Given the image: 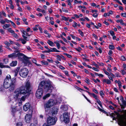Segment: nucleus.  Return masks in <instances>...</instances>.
<instances>
[{
	"label": "nucleus",
	"instance_id": "obj_1",
	"mask_svg": "<svg viewBox=\"0 0 126 126\" xmlns=\"http://www.w3.org/2000/svg\"><path fill=\"white\" fill-rule=\"evenodd\" d=\"M16 78H11V76L8 75L5 79L3 83V86L6 89L9 88L10 91H12L15 89L16 85Z\"/></svg>",
	"mask_w": 126,
	"mask_h": 126
},
{
	"label": "nucleus",
	"instance_id": "obj_2",
	"mask_svg": "<svg viewBox=\"0 0 126 126\" xmlns=\"http://www.w3.org/2000/svg\"><path fill=\"white\" fill-rule=\"evenodd\" d=\"M52 83V82L50 81L47 80L46 81H42L40 83L38 88H42V89L44 86L45 85L46 86V89L48 90L49 92H51L53 89Z\"/></svg>",
	"mask_w": 126,
	"mask_h": 126
},
{
	"label": "nucleus",
	"instance_id": "obj_3",
	"mask_svg": "<svg viewBox=\"0 0 126 126\" xmlns=\"http://www.w3.org/2000/svg\"><path fill=\"white\" fill-rule=\"evenodd\" d=\"M30 87V83L29 81H27L25 85H23L18 89L19 90L20 92L21 95H25L28 92V90Z\"/></svg>",
	"mask_w": 126,
	"mask_h": 126
},
{
	"label": "nucleus",
	"instance_id": "obj_4",
	"mask_svg": "<svg viewBox=\"0 0 126 126\" xmlns=\"http://www.w3.org/2000/svg\"><path fill=\"white\" fill-rule=\"evenodd\" d=\"M113 120H115L116 118H118V122L120 124L122 125L124 123L123 119L121 118V115L118 112H114V113L112 114Z\"/></svg>",
	"mask_w": 126,
	"mask_h": 126
},
{
	"label": "nucleus",
	"instance_id": "obj_5",
	"mask_svg": "<svg viewBox=\"0 0 126 126\" xmlns=\"http://www.w3.org/2000/svg\"><path fill=\"white\" fill-rule=\"evenodd\" d=\"M69 114L68 112L64 113L63 115L60 116V120L62 122H64L65 123H68L70 121Z\"/></svg>",
	"mask_w": 126,
	"mask_h": 126
},
{
	"label": "nucleus",
	"instance_id": "obj_6",
	"mask_svg": "<svg viewBox=\"0 0 126 126\" xmlns=\"http://www.w3.org/2000/svg\"><path fill=\"white\" fill-rule=\"evenodd\" d=\"M57 102L52 99H50L44 105L45 111H46L47 108H49L55 105Z\"/></svg>",
	"mask_w": 126,
	"mask_h": 126
},
{
	"label": "nucleus",
	"instance_id": "obj_7",
	"mask_svg": "<svg viewBox=\"0 0 126 126\" xmlns=\"http://www.w3.org/2000/svg\"><path fill=\"white\" fill-rule=\"evenodd\" d=\"M28 69L26 68H24L20 70L19 74L21 77L23 78H25L28 75Z\"/></svg>",
	"mask_w": 126,
	"mask_h": 126
},
{
	"label": "nucleus",
	"instance_id": "obj_8",
	"mask_svg": "<svg viewBox=\"0 0 126 126\" xmlns=\"http://www.w3.org/2000/svg\"><path fill=\"white\" fill-rule=\"evenodd\" d=\"M57 120L56 118L49 117L47 118V122L49 125H53L55 124Z\"/></svg>",
	"mask_w": 126,
	"mask_h": 126
},
{
	"label": "nucleus",
	"instance_id": "obj_9",
	"mask_svg": "<svg viewBox=\"0 0 126 126\" xmlns=\"http://www.w3.org/2000/svg\"><path fill=\"white\" fill-rule=\"evenodd\" d=\"M16 57L18 59L25 63L28 62L29 60L31 58H29L26 56H16Z\"/></svg>",
	"mask_w": 126,
	"mask_h": 126
},
{
	"label": "nucleus",
	"instance_id": "obj_10",
	"mask_svg": "<svg viewBox=\"0 0 126 126\" xmlns=\"http://www.w3.org/2000/svg\"><path fill=\"white\" fill-rule=\"evenodd\" d=\"M21 94L19 90L18 89H16L14 92L12 96L16 100L18 99L19 97L20 96Z\"/></svg>",
	"mask_w": 126,
	"mask_h": 126
},
{
	"label": "nucleus",
	"instance_id": "obj_11",
	"mask_svg": "<svg viewBox=\"0 0 126 126\" xmlns=\"http://www.w3.org/2000/svg\"><path fill=\"white\" fill-rule=\"evenodd\" d=\"M21 94L19 90L18 89H16L14 92L12 96L16 100L18 99L19 97L20 96Z\"/></svg>",
	"mask_w": 126,
	"mask_h": 126
},
{
	"label": "nucleus",
	"instance_id": "obj_12",
	"mask_svg": "<svg viewBox=\"0 0 126 126\" xmlns=\"http://www.w3.org/2000/svg\"><path fill=\"white\" fill-rule=\"evenodd\" d=\"M21 94L19 90L18 89H16L14 92L12 96L16 100L18 99L19 97L20 96Z\"/></svg>",
	"mask_w": 126,
	"mask_h": 126
},
{
	"label": "nucleus",
	"instance_id": "obj_13",
	"mask_svg": "<svg viewBox=\"0 0 126 126\" xmlns=\"http://www.w3.org/2000/svg\"><path fill=\"white\" fill-rule=\"evenodd\" d=\"M43 94V90L42 88H38L37 90L35 95L36 97L38 98H40L42 96Z\"/></svg>",
	"mask_w": 126,
	"mask_h": 126
},
{
	"label": "nucleus",
	"instance_id": "obj_14",
	"mask_svg": "<svg viewBox=\"0 0 126 126\" xmlns=\"http://www.w3.org/2000/svg\"><path fill=\"white\" fill-rule=\"evenodd\" d=\"M23 108L24 110L25 111H27L29 109V110H30L31 112L32 111V109L31 107L30 104L29 103H26L23 106Z\"/></svg>",
	"mask_w": 126,
	"mask_h": 126
},
{
	"label": "nucleus",
	"instance_id": "obj_15",
	"mask_svg": "<svg viewBox=\"0 0 126 126\" xmlns=\"http://www.w3.org/2000/svg\"><path fill=\"white\" fill-rule=\"evenodd\" d=\"M32 118V115L30 114H27L25 116V120L27 123H29L31 121Z\"/></svg>",
	"mask_w": 126,
	"mask_h": 126
},
{
	"label": "nucleus",
	"instance_id": "obj_16",
	"mask_svg": "<svg viewBox=\"0 0 126 126\" xmlns=\"http://www.w3.org/2000/svg\"><path fill=\"white\" fill-rule=\"evenodd\" d=\"M58 109L55 107H54L52 109L53 111L52 112V115L53 116H54L58 112Z\"/></svg>",
	"mask_w": 126,
	"mask_h": 126
},
{
	"label": "nucleus",
	"instance_id": "obj_17",
	"mask_svg": "<svg viewBox=\"0 0 126 126\" xmlns=\"http://www.w3.org/2000/svg\"><path fill=\"white\" fill-rule=\"evenodd\" d=\"M20 69V67H18L15 70L14 72V76L15 77H16L17 75L18 71Z\"/></svg>",
	"mask_w": 126,
	"mask_h": 126
},
{
	"label": "nucleus",
	"instance_id": "obj_18",
	"mask_svg": "<svg viewBox=\"0 0 126 126\" xmlns=\"http://www.w3.org/2000/svg\"><path fill=\"white\" fill-rule=\"evenodd\" d=\"M85 91L87 93L90 95H92V96H93V97L94 98H95L96 100H97L98 99L97 98V96L94 94L91 93L86 90Z\"/></svg>",
	"mask_w": 126,
	"mask_h": 126
},
{
	"label": "nucleus",
	"instance_id": "obj_19",
	"mask_svg": "<svg viewBox=\"0 0 126 126\" xmlns=\"http://www.w3.org/2000/svg\"><path fill=\"white\" fill-rule=\"evenodd\" d=\"M62 111H66L68 109L67 107L65 105L61 106L60 108Z\"/></svg>",
	"mask_w": 126,
	"mask_h": 126
},
{
	"label": "nucleus",
	"instance_id": "obj_20",
	"mask_svg": "<svg viewBox=\"0 0 126 126\" xmlns=\"http://www.w3.org/2000/svg\"><path fill=\"white\" fill-rule=\"evenodd\" d=\"M103 81L104 83H106L108 84L111 83V81L108 79H103Z\"/></svg>",
	"mask_w": 126,
	"mask_h": 126
},
{
	"label": "nucleus",
	"instance_id": "obj_21",
	"mask_svg": "<svg viewBox=\"0 0 126 126\" xmlns=\"http://www.w3.org/2000/svg\"><path fill=\"white\" fill-rule=\"evenodd\" d=\"M15 53H13V55L10 54V55H15V54L16 53H18L16 55H25L19 52V51L18 50H15L14 51Z\"/></svg>",
	"mask_w": 126,
	"mask_h": 126
},
{
	"label": "nucleus",
	"instance_id": "obj_22",
	"mask_svg": "<svg viewBox=\"0 0 126 126\" xmlns=\"http://www.w3.org/2000/svg\"><path fill=\"white\" fill-rule=\"evenodd\" d=\"M17 62L16 61H12L10 64V66H15L16 65Z\"/></svg>",
	"mask_w": 126,
	"mask_h": 126
},
{
	"label": "nucleus",
	"instance_id": "obj_23",
	"mask_svg": "<svg viewBox=\"0 0 126 126\" xmlns=\"http://www.w3.org/2000/svg\"><path fill=\"white\" fill-rule=\"evenodd\" d=\"M37 120H35L33 123L31 124L30 126H37Z\"/></svg>",
	"mask_w": 126,
	"mask_h": 126
},
{
	"label": "nucleus",
	"instance_id": "obj_24",
	"mask_svg": "<svg viewBox=\"0 0 126 126\" xmlns=\"http://www.w3.org/2000/svg\"><path fill=\"white\" fill-rule=\"evenodd\" d=\"M32 62L33 63L35 64L37 66H41V65L40 64H37L36 63L37 61H36V60L35 59H33L32 60Z\"/></svg>",
	"mask_w": 126,
	"mask_h": 126
},
{
	"label": "nucleus",
	"instance_id": "obj_25",
	"mask_svg": "<svg viewBox=\"0 0 126 126\" xmlns=\"http://www.w3.org/2000/svg\"><path fill=\"white\" fill-rule=\"evenodd\" d=\"M22 32L24 35H26L27 36H29L31 35H29L28 33L26 32L23 30L22 31Z\"/></svg>",
	"mask_w": 126,
	"mask_h": 126
},
{
	"label": "nucleus",
	"instance_id": "obj_26",
	"mask_svg": "<svg viewBox=\"0 0 126 126\" xmlns=\"http://www.w3.org/2000/svg\"><path fill=\"white\" fill-rule=\"evenodd\" d=\"M10 26V24H6L3 26V27L4 29H6V28L9 27Z\"/></svg>",
	"mask_w": 126,
	"mask_h": 126
},
{
	"label": "nucleus",
	"instance_id": "obj_27",
	"mask_svg": "<svg viewBox=\"0 0 126 126\" xmlns=\"http://www.w3.org/2000/svg\"><path fill=\"white\" fill-rule=\"evenodd\" d=\"M50 94H46L45 96L43 97L44 99H45L49 97L50 96Z\"/></svg>",
	"mask_w": 126,
	"mask_h": 126
},
{
	"label": "nucleus",
	"instance_id": "obj_28",
	"mask_svg": "<svg viewBox=\"0 0 126 126\" xmlns=\"http://www.w3.org/2000/svg\"><path fill=\"white\" fill-rule=\"evenodd\" d=\"M19 40L20 41H21L22 43L23 44H25L26 42V41H25L24 39H22V38H20L19 39Z\"/></svg>",
	"mask_w": 126,
	"mask_h": 126
},
{
	"label": "nucleus",
	"instance_id": "obj_29",
	"mask_svg": "<svg viewBox=\"0 0 126 126\" xmlns=\"http://www.w3.org/2000/svg\"><path fill=\"white\" fill-rule=\"evenodd\" d=\"M120 72L123 75H124L125 74H126V72L125 70H124V69H122L120 71Z\"/></svg>",
	"mask_w": 126,
	"mask_h": 126
},
{
	"label": "nucleus",
	"instance_id": "obj_30",
	"mask_svg": "<svg viewBox=\"0 0 126 126\" xmlns=\"http://www.w3.org/2000/svg\"><path fill=\"white\" fill-rule=\"evenodd\" d=\"M97 102L99 105L100 107L101 108H102V105L101 102L100 100L98 99L96 100Z\"/></svg>",
	"mask_w": 126,
	"mask_h": 126
},
{
	"label": "nucleus",
	"instance_id": "obj_31",
	"mask_svg": "<svg viewBox=\"0 0 126 126\" xmlns=\"http://www.w3.org/2000/svg\"><path fill=\"white\" fill-rule=\"evenodd\" d=\"M41 63L43 65H47L48 64V63L47 62L45 61H41Z\"/></svg>",
	"mask_w": 126,
	"mask_h": 126
},
{
	"label": "nucleus",
	"instance_id": "obj_32",
	"mask_svg": "<svg viewBox=\"0 0 126 126\" xmlns=\"http://www.w3.org/2000/svg\"><path fill=\"white\" fill-rule=\"evenodd\" d=\"M3 63L5 64L7 63L8 62V60L7 58L3 59Z\"/></svg>",
	"mask_w": 126,
	"mask_h": 126
},
{
	"label": "nucleus",
	"instance_id": "obj_33",
	"mask_svg": "<svg viewBox=\"0 0 126 126\" xmlns=\"http://www.w3.org/2000/svg\"><path fill=\"white\" fill-rule=\"evenodd\" d=\"M8 31L12 33H14V32L13 30H12L11 28H9L8 29Z\"/></svg>",
	"mask_w": 126,
	"mask_h": 126
},
{
	"label": "nucleus",
	"instance_id": "obj_34",
	"mask_svg": "<svg viewBox=\"0 0 126 126\" xmlns=\"http://www.w3.org/2000/svg\"><path fill=\"white\" fill-rule=\"evenodd\" d=\"M26 96H22L20 98V100L21 101H24L25 100V98H26Z\"/></svg>",
	"mask_w": 126,
	"mask_h": 126
},
{
	"label": "nucleus",
	"instance_id": "obj_35",
	"mask_svg": "<svg viewBox=\"0 0 126 126\" xmlns=\"http://www.w3.org/2000/svg\"><path fill=\"white\" fill-rule=\"evenodd\" d=\"M62 19L66 21H68L69 18V17L66 18V17L63 16H62Z\"/></svg>",
	"mask_w": 126,
	"mask_h": 126
},
{
	"label": "nucleus",
	"instance_id": "obj_36",
	"mask_svg": "<svg viewBox=\"0 0 126 126\" xmlns=\"http://www.w3.org/2000/svg\"><path fill=\"white\" fill-rule=\"evenodd\" d=\"M109 48L110 49H114L115 47L113 45H109Z\"/></svg>",
	"mask_w": 126,
	"mask_h": 126
},
{
	"label": "nucleus",
	"instance_id": "obj_37",
	"mask_svg": "<svg viewBox=\"0 0 126 126\" xmlns=\"http://www.w3.org/2000/svg\"><path fill=\"white\" fill-rule=\"evenodd\" d=\"M108 77L109 79L110 80V81L111 80L112 81H113V78L111 76H110V74L108 75Z\"/></svg>",
	"mask_w": 126,
	"mask_h": 126
},
{
	"label": "nucleus",
	"instance_id": "obj_38",
	"mask_svg": "<svg viewBox=\"0 0 126 126\" xmlns=\"http://www.w3.org/2000/svg\"><path fill=\"white\" fill-rule=\"evenodd\" d=\"M120 59L123 61H125L126 60L125 57L124 56H122L120 58Z\"/></svg>",
	"mask_w": 126,
	"mask_h": 126
},
{
	"label": "nucleus",
	"instance_id": "obj_39",
	"mask_svg": "<svg viewBox=\"0 0 126 126\" xmlns=\"http://www.w3.org/2000/svg\"><path fill=\"white\" fill-rule=\"evenodd\" d=\"M48 44L51 46H52V45L54 44V43L53 42L50 41L49 40H48Z\"/></svg>",
	"mask_w": 126,
	"mask_h": 126
},
{
	"label": "nucleus",
	"instance_id": "obj_40",
	"mask_svg": "<svg viewBox=\"0 0 126 126\" xmlns=\"http://www.w3.org/2000/svg\"><path fill=\"white\" fill-rule=\"evenodd\" d=\"M78 31L79 32V33L82 36H84V35L83 33L79 29L78 30Z\"/></svg>",
	"mask_w": 126,
	"mask_h": 126
},
{
	"label": "nucleus",
	"instance_id": "obj_41",
	"mask_svg": "<svg viewBox=\"0 0 126 126\" xmlns=\"http://www.w3.org/2000/svg\"><path fill=\"white\" fill-rule=\"evenodd\" d=\"M54 43L56 45V46L58 49H59L60 47V44L59 43L56 42H55Z\"/></svg>",
	"mask_w": 126,
	"mask_h": 126
},
{
	"label": "nucleus",
	"instance_id": "obj_42",
	"mask_svg": "<svg viewBox=\"0 0 126 126\" xmlns=\"http://www.w3.org/2000/svg\"><path fill=\"white\" fill-rule=\"evenodd\" d=\"M115 75L116 77H121V75H120V74L119 72H117L115 74Z\"/></svg>",
	"mask_w": 126,
	"mask_h": 126
},
{
	"label": "nucleus",
	"instance_id": "obj_43",
	"mask_svg": "<svg viewBox=\"0 0 126 126\" xmlns=\"http://www.w3.org/2000/svg\"><path fill=\"white\" fill-rule=\"evenodd\" d=\"M24 21V22L25 23V24L28 25V22H26V21L27 20V19L25 18H23L22 19Z\"/></svg>",
	"mask_w": 126,
	"mask_h": 126
},
{
	"label": "nucleus",
	"instance_id": "obj_44",
	"mask_svg": "<svg viewBox=\"0 0 126 126\" xmlns=\"http://www.w3.org/2000/svg\"><path fill=\"white\" fill-rule=\"evenodd\" d=\"M121 101H122L123 102L124 105L125 106H126V102L125 101H123V98L122 97H121Z\"/></svg>",
	"mask_w": 126,
	"mask_h": 126
},
{
	"label": "nucleus",
	"instance_id": "obj_45",
	"mask_svg": "<svg viewBox=\"0 0 126 126\" xmlns=\"http://www.w3.org/2000/svg\"><path fill=\"white\" fill-rule=\"evenodd\" d=\"M85 81L88 84H89L90 81V80L88 78H86L85 79Z\"/></svg>",
	"mask_w": 126,
	"mask_h": 126
},
{
	"label": "nucleus",
	"instance_id": "obj_46",
	"mask_svg": "<svg viewBox=\"0 0 126 126\" xmlns=\"http://www.w3.org/2000/svg\"><path fill=\"white\" fill-rule=\"evenodd\" d=\"M118 84L119 88H121L122 87L121 82L119 80V82H118Z\"/></svg>",
	"mask_w": 126,
	"mask_h": 126
},
{
	"label": "nucleus",
	"instance_id": "obj_47",
	"mask_svg": "<svg viewBox=\"0 0 126 126\" xmlns=\"http://www.w3.org/2000/svg\"><path fill=\"white\" fill-rule=\"evenodd\" d=\"M22 124L21 122H19L17 123L16 124V126H22Z\"/></svg>",
	"mask_w": 126,
	"mask_h": 126
},
{
	"label": "nucleus",
	"instance_id": "obj_48",
	"mask_svg": "<svg viewBox=\"0 0 126 126\" xmlns=\"http://www.w3.org/2000/svg\"><path fill=\"white\" fill-rule=\"evenodd\" d=\"M52 50H53V51H54V52H60V51L57 50L56 48H53L52 49Z\"/></svg>",
	"mask_w": 126,
	"mask_h": 126
},
{
	"label": "nucleus",
	"instance_id": "obj_49",
	"mask_svg": "<svg viewBox=\"0 0 126 126\" xmlns=\"http://www.w3.org/2000/svg\"><path fill=\"white\" fill-rule=\"evenodd\" d=\"M11 23L12 24V26L15 28H16V25L13 22L11 21Z\"/></svg>",
	"mask_w": 126,
	"mask_h": 126
},
{
	"label": "nucleus",
	"instance_id": "obj_50",
	"mask_svg": "<svg viewBox=\"0 0 126 126\" xmlns=\"http://www.w3.org/2000/svg\"><path fill=\"white\" fill-rule=\"evenodd\" d=\"M4 44L7 46H10V44L7 42H4Z\"/></svg>",
	"mask_w": 126,
	"mask_h": 126
},
{
	"label": "nucleus",
	"instance_id": "obj_51",
	"mask_svg": "<svg viewBox=\"0 0 126 126\" xmlns=\"http://www.w3.org/2000/svg\"><path fill=\"white\" fill-rule=\"evenodd\" d=\"M0 67L1 68H5V65H3L2 63H0Z\"/></svg>",
	"mask_w": 126,
	"mask_h": 126
},
{
	"label": "nucleus",
	"instance_id": "obj_52",
	"mask_svg": "<svg viewBox=\"0 0 126 126\" xmlns=\"http://www.w3.org/2000/svg\"><path fill=\"white\" fill-rule=\"evenodd\" d=\"M0 32L2 34H4L5 33L4 30L2 29H0Z\"/></svg>",
	"mask_w": 126,
	"mask_h": 126
},
{
	"label": "nucleus",
	"instance_id": "obj_53",
	"mask_svg": "<svg viewBox=\"0 0 126 126\" xmlns=\"http://www.w3.org/2000/svg\"><path fill=\"white\" fill-rule=\"evenodd\" d=\"M98 16V14L96 13H94L93 15V16L95 17H96Z\"/></svg>",
	"mask_w": 126,
	"mask_h": 126
},
{
	"label": "nucleus",
	"instance_id": "obj_54",
	"mask_svg": "<svg viewBox=\"0 0 126 126\" xmlns=\"http://www.w3.org/2000/svg\"><path fill=\"white\" fill-rule=\"evenodd\" d=\"M57 59L59 61H61V57L60 56H57Z\"/></svg>",
	"mask_w": 126,
	"mask_h": 126
},
{
	"label": "nucleus",
	"instance_id": "obj_55",
	"mask_svg": "<svg viewBox=\"0 0 126 126\" xmlns=\"http://www.w3.org/2000/svg\"><path fill=\"white\" fill-rule=\"evenodd\" d=\"M103 71L104 72V73H105V74L106 75H108H108H109V73L108 72H107L106 70H105L104 69L103 70Z\"/></svg>",
	"mask_w": 126,
	"mask_h": 126
},
{
	"label": "nucleus",
	"instance_id": "obj_56",
	"mask_svg": "<svg viewBox=\"0 0 126 126\" xmlns=\"http://www.w3.org/2000/svg\"><path fill=\"white\" fill-rule=\"evenodd\" d=\"M76 49L78 51L80 52V50H81L82 49L81 47H79L78 48H76Z\"/></svg>",
	"mask_w": 126,
	"mask_h": 126
},
{
	"label": "nucleus",
	"instance_id": "obj_57",
	"mask_svg": "<svg viewBox=\"0 0 126 126\" xmlns=\"http://www.w3.org/2000/svg\"><path fill=\"white\" fill-rule=\"evenodd\" d=\"M13 34H14L13 36L16 38H18V35L16 34L14 32V33H13Z\"/></svg>",
	"mask_w": 126,
	"mask_h": 126
},
{
	"label": "nucleus",
	"instance_id": "obj_58",
	"mask_svg": "<svg viewBox=\"0 0 126 126\" xmlns=\"http://www.w3.org/2000/svg\"><path fill=\"white\" fill-rule=\"evenodd\" d=\"M100 95L102 97L103 95H104V94L103 93V92L102 91H100Z\"/></svg>",
	"mask_w": 126,
	"mask_h": 126
},
{
	"label": "nucleus",
	"instance_id": "obj_59",
	"mask_svg": "<svg viewBox=\"0 0 126 126\" xmlns=\"http://www.w3.org/2000/svg\"><path fill=\"white\" fill-rule=\"evenodd\" d=\"M123 69L126 70V64H123Z\"/></svg>",
	"mask_w": 126,
	"mask_h": 126
},
{
	"label": "nucleus",
	"instance_id": "obj_60",
	"mask_svg": "<svg viewBox=\"0 0 126 126\" xmlns=\"http://www.w3.org/2000/svg\"><path fill=\"white\" fill-rule=\"evenodd\" d=\"M121 15L123 16L124 17H126V13H122L121 14Z\"/></svg>",
	"mask_w": 126,
	"mask_h": 126
},
{
	"label": "nucleus",
	"instance_id": "obj_61",
	"mask_svg": "<svg viewBox=\"0 0 126 126\" xmlns=\"http://www.w3.org/2000/svg\"><path fill=\"white\" fill-rule=\"evenodd\" d=\"M110 34L112 35L113 36L114 35V32L113 31H110Z\"/></svg>",
	"mask_w": 126,
	"mask_h": 126
},
{
	"label": "nucleus",
	"instance_id": "obj_62",
	"mask_svg": "<svg viewBox=\"0 0 126 126\" xmlns=\"http://www.w3.org/2000/svg\"><path fill=\"white\" fill-rule=\"evenodd\" d=\"M49 70L54 74H56V72L55 70H52L51 69H49Z\"/></svg>",
	"mask_w": 126,
	"mask_h": 126
},
{
	"label": "nucleus",
	"instance_id": "obj_63",
	"mask_svg": "<svg viewBox=\"0 0 126 126\" xmlns=\"http://www.w3.org/2000/svg\"><path fill=\"white\" fill-rule=\"evenodd\" d=\"M110 76H111L113 78H114L115 77V75L112 73H110Z\"/></svg>",
	"mask_w": 126,
	"mask_h": 126
},
{
	"label": "nucleus",
	"instance_id": "obj_64",
	"mask_svg": "<svg viewBox=\"0 0 126 126\" xmlns=\"http://www.w3.org/2000/svg\"><path fill=\"white\" fill-rule=\"evenodd\" d=\"M74 24L72 26L73 27H75L77 25V24L75 22H74Z\"/></svg>",
	"mask_w": 126,
	"mask_h": 126
}]
</instances>
